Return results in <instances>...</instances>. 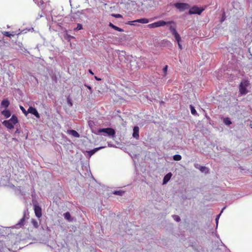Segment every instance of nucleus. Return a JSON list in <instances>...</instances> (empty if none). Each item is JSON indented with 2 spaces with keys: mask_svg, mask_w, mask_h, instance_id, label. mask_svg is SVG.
Segmentation results:
<instances>
[{
  "mask_svg": "<svg viewBox=\"0 0 252 252\" xmlns=\"http://www.w3.org/2000/svg\"><path fill=\"white\" fill-rule=\"evenodd\" d=\"M32 223L34 227L37 228L38 227V222L35 220L32 219Z\"/></svg>",
  "mask_w": 252,
  "mask_h": 252,
  "instance_id": "obj_27",
  "label": "nucleus"
},
{
  "mask_svg": "<svg viewBox=\"0 0 252 252\" xmlns=\"http://www.w3.org/2000/svg\"><path fill=\"white\" fill-rule=\"evenodd\" d=\"M89 73H90L91 74H92V75H93V74H94V73H93V72L92 71V70L89 69Z\"/></svg>",
  "mask_w": 252,
  "mask_h": 252,
  "instance_id": "obj_37",
  "label": "nucleus"
},
{
  "mask_svg": "<svg viewBox=\"0 0 252 252\" xmlns=\"http://www.w3.org/2000/svg\"><path fill=\"white\" fill-rule=\"evenodd\" d=\"M94 78L97 81H100L101 80V79L98 78V77H97V76H95Z\"/></svg>",
  "mask_w": 252,
  "mask_h": 252,
  "instance_id": "obj_36",
  "label": "nucleus"
},
{
  "mask_svg": "<svg viewBox=\"0 0 252 252\" xmlns=\"http://www.w3.org/2000/svg\"><path fill=\"white\" fill-rule=\"evenodd\" d=\"M20 109L25 115H27V111L23 106H20Z\"/></svg>",
  "mask_w": 252,
  "mask_h": 252,
  "instance_id": "obj_32",
  "label": "nucleus"
},
{
  "mask_svg": "<svg viewBox=\"0 0 252 252\" xmlns=\"http://www.w3.org/2000/svg\"><path fill=\"white\" fill-rule=\"evenodd\" d=\"M34 210L35 216L40 218L42 216L41 208L39 206L34 205Z\"/></svg>",
  "mask_w": 252,
  "mask_h": 252,
  "instance_id": "obj_10",
  "label": "nucleus"
},
{
  "mask_svg": "<svg viewBox=\"0 0 252 252\" xmlns=\"http://www.w3.org/2000/svg\"><path fill=\"white\" fill-rule=\"evenodd\" d=\"M250 85L248 80H243L239 85V93L241 95L246 94L248 91L247 87Z\"/></svg>",
  "mask_w": 252,
  "mask_h": 252,
  "instance_id": "obj_3",
  "label": "nucleus"
},
{
  "mask_svg": "<svg viewBox=\"0 0 252 252\" xmlns=\"http://www.w3.org/2000/svg\"><path fill=\"white\" fill-rule=\"evenodd\" d=\"M190 108L191 113L192 115H195L197 114V112H196L194 107L193 106L190 105Z\"/></svg>",
  "mask_w": 252,
  "mask_h": 252,
  "instance_id": "obj_24",
  "label": "nucleus"
},
{
  "mask_svg": "<svg viewBox=\"0 0 252 252\" xmlns=\"http://www.w3.org/2000/svg\"><path fill=\"white\" fill-rule=\"evenodd\" d=\"M139 129L138 126H135L134 127L133 129V132L132 136L133 137L137 139H138L139 137Z\"/></svg>",
  "mask_w": 252,
  "mask_h": 252,
  "instance_id": "obj_11",
  "label": "nucleus"
},
{
  "mask_svg": "<svg viewBox=\"0 0 252 252\" xmlns=\"http://www.w3.org/2000/svg\"><path fill=\"white\" fill-rule=\"evenodd\" d=\"M125 192L122 190H117L113 192V194L115 195H122Z\"/></svg>",
  "mask_w": 252,
  "mask_h": 252,
  "instance_id": "obj_25",
  "label": "nucleus"
},
{
  "mask_svg": "<svg viewBox=\"0 0 252 252\" xmlns=\"http://www.w3.org/2000/svg\"><path fill=\"white\" fill-rule=\"evenodd\" d=\"M224 19H225V18L222 17V20H221V21H223L224 20Z\"/></svg>",
  "mask_w": 252,
  "mask_h": 252,
  "instance_id": "obj_38",
  "label": "nucleus"
},
{
  "mask_svg": "<svg viewBox=\"0 0 252 252\" xmlns=\"http://www.w3.org/2000/svg\"><path fill=\"white\" fill-rule=\"evenodd\" d=\"M85 86L89 90H90L91 93H92V92H93L92 88L91 86L87 85H85Z\"/></svg>",
  "mask_w": 252,
  "mask_h": 252,
  "instance_id": "obj_34",
  "label": "nucleus"
},
{
  "mask_svg": "<svg viewBox=\"0 0 252 252\" xmlns=\"http://www.w3.org/2000/svg\"><path fill=\"white\" fill-rule=\"evenodd\" d=\"M28 112L34 115L37 118H39L40 115L36 109L33 107H30L28 110Z\"/></svg>",
  "mask_w": 252,
  "mask_h": 252,
  "instance_id": "obj_9",
  "label": "nucleus"
},
{
  "mask_svg": "<svg viewBox=\"0 0 252 252\" xmlns=\"http://www.w3.org/2000/svg\"><path fill=\"white\" fill-rule=\"evenodd\" d=\"M167 68H168V66L167 65H165L163 69V71L164 72V73H166V72H167Z\"/></svg>",
  "mask_w": 252,
  "mask_h": 252,
  "instance_id": "obj_35",
  "label": "nucleus"
},
{
  "mask_svg": "<svg viewBox=\"0 0 252 252\" xmlns=\"http://www.w3.org/2000/svg\"><path fill=\"white\" fill-rule=\"evenodd\" d=\"M132 22H137V23H140L142 24H147L149 22V19L147 18H141L139 19L135 20L133 21H129L127 23V24L129 25H133V24L132 23Z\"/></svg>",
  "mask_w": 252,
  "mask_h": 252,
  "instance_id": "obj_8",
  "label": "nucleus"
},
{
  "mask_svg": "<svg viewBox=\"0 0 252 252\" xmlns=\"http://www.w3.org/2000/svg\"><path fill=\"white\" fill-rule=\"evenodd\" d=\"M182 159V157L180 155H175L173 156V159L176 161H179Z\"/></svg>",
  "mask_w": 252,
  "mask_h": 252,
  "instance_id": "obj_23",
  "label": "nucleus"
},
{
  "mask_svg": "<svg viewBox=\"0 0 252 252\" xmlns=\"http://www.w3.org/2000/svg\"><path fill=\"white\" fill-rule=\"evenodd\" d=\"M2 34L3 35L11 37V36H14L15 35H19L20 34V32L16 33L15 32H12L11 33H10L9 32H2Z\"/></svg>",
  "mask_w": 252,
  "mask_h": 252,
  "instance_id": "obj_13",
  "label": "nucleus"
},
{
  "mask_svg": "<svg viewBox=\"0 0 252 252\" xmlns=\"http://www.w3.org/2000/svg\"><path fill=\"white\" fill-rule=\"evenodd\" d=\"M63 216L65 219H66L67 220H70L71 216L69 212H66L64 214Z\"/></svg>",
  "mask_w": 252,
  "mask_h": 252,
  "instance_id": "obj_26",
  "label": "nucleus"
},
{
  "mask_svg": "<svg viewBox=\"0 0 252 252\" xmlns=\"http://www.w3.org/2000/svg\"><path fill=\"white\" fill-rule=\"evenodd\" d=\"M25 221V215L20 220L19 223L17 225H19L20 226H23Z\"/></svg>",
  "mask_w": 252,
  "mask_h": 252,
  "instance_id": "obj_21",
  "label": "nucleus"
},
{
  "mask_svg": "<svg viewBox=\"0 0 252 252\" xmlns=\"http://www.w3.org/2000/svg\"><path fill=\"white\" fill-rule=\"evenodd\" d=\"M67 103L70 106H72L73 105V103L72 102V101L69 98H67Z\"/></svg>",
  "mask_w": 252,
  "mask_h": 252,
  "instance_id": "obj_29",
  "label": "nucleus"
},
{
  "mask_svg": "<svg viewBox=\"0 0 252 252\" xmlns=\"http://www.w3.org/2000/svg\"><path fill=\"white\" fill-rule=\"evenodd\" d=\"M1 105L5 107V108H7L8 107L9 105V101L6 99H3L2 101H1Z\"/></svg>",
  "mask_w": 252,
  "mask_h": 252,
  "instance_id": "obj_18",
  "label": "nucleus"
},
{
  "mask_svg": "<svg viewBox=\"0 0 252 252\" xmlns=\"http://www.w3.org/2000/svg\"><path fill=\"white\" fill-rule=\"evenodd\" d=\"M69 133L75 137H79V134L75 130H70Z\"/></svg>",
  "mask_w": 252,
  "mask_h": 252,
  "instance_id": "obj_19",
  "label": "nucleus"
},
{
  "mask_svg": "<svg viewBox=\"0 0 252 252\" xmlns=\"http://www.w3.org/2000/svg\"><path fill=\"white\" fill-rule=\"evenodd\" d=\"M225 208V207H224L222 209V210L221 211V212L220 214H219L217 216V218H216V223H217V225L218 224V220L219 219V217L220 216V215H221V213L222 212V211H223V210Z\"/></svg>",
  "mask_w": 252,
  "mask_h": 252,
  "instance_id": "obj_28",
  "label": "nucleus"
},
{
  "mask_svg": "<svg viewBox=\"0 0 252 252\" xmlns=\"http://www.w3.org/2000/svg\"><path fill=\"white\" fill-rule=\"evenodd\" d=\"M172 174L171 172L167 173L163 178V184H166L171 179Z\"/></svg>",
  "mask_w": 252,
  "mask_h": 252,
  "instance_id": "obj_12",
  "label": "nucleus"
},
{
  "mask_svg": "<svg viewBox=\"0 0 252 252\" xmlns=\"http://www.w3.org/2000/svg\"><path fill=\"white\" fill-rule=\"evenodd\" d=\"M112 16L115 18H121L122 16L121 14H113Z\"/></svg>",
  "mask_w": 252,
  "mask_h": 252,
  "instance_id": "obj_33",
  "label": "nucleus"
},
{
  "mask_svg": "<svg viewBox=\"0 0 252 252\" xmlns=\"http://www.w3.org/2000/svg\"><path fill=\"white\" fill-rule=\"evenodd\" d=\"M199 169L200 170L201 172L205 173L206 174L208 173L209 171V169L205 166H200L199 167Z\"/></svg>",
  "mask_w": 252,
  "mask_h": 252,
  "instance_id": "obj_17",
  "label": "nucleus"
},
{
  "mask_svg": "<svg viewBox=\"0 0 252 252\" xmlns=\"http://www.w3.org/2000/svg\"><path fill=\"white\" fill-rule=\"evenodd\" d=\"M103 147H98V148H94V149L93 150H91V151H89L88 152V155L90 156V157H91L93 155H94L96 152H97V151H98L99 150L103 148Z\"/></svg>",
  "mask_w": 252,
  "mask_h": 252,
  "instance_id": "obj_14",
  "label": "nucleus"
},
{
  "mask_svg": "<svg viewBox=\"0 0 252 252\" xmlns=\"http://www.w3.org/2000/svg\"><path fill=\"white\" fill-rule=\"evenodd\" d=\"M173 217L174 220H176L177 221H179L180 220V218L178 216L174 215Z\"/></svg>",
  "mask_w": 252,
  "mask_h": 252,
  "instance_id": "obj_31",
  "label": "nucleus"
},
{
  "mask_svg": "<svg viewBox=\"0 0 252 252\" xmlns=\"http://www.w3.org/2000/svg\"><path fill=\"white\" fill-rule=\"evenodd\" d=\"M171 24H174V22L173 21L165 22L163 20H160L156 22L149 24L148 27L149 28H155L159 27H162L165 25H171Z\"/></svg>",
  "mask_w": 252,
  "mask_h": 252,
  "instance_id": "obj_2",
  "label": "nucleus"
},
{
  "mask_svg": "<svg viewBox=\"0 0 252 252\" xmlns=\"http://www.w3.org/2000/svg\"><path fill=\"white\" fill-rule=\"evenodd\" d=\"M203 10V9H200L196 6H194L189 9V13L190 15L195 14L200 15L202 12Z\"/></svg>",
  "mask_w": 252,
  "mask_h": 252,
  "instance_id": "obj_6",
  "label": "nucleus"
},
{
  "mask_svg": "<svg viewBox=\"0 0 252 252\" xmlns=\"http://www.w3.org/2000/svg\"><path fill=\"white\" fill-rule=\"evenodd\" d=\"M174 25H170L169 27V29L171 31L172 34L174 35V37H177L179 38V36H180L179 34L177 32L176 30V24L174 22V24H173Z\"/></svg>",
  "mask_w": 252,
  "mask_h": 252,
  "instance_id": "obj_7",
  "label": "nucleus"
},
{
  "mask_svg": "<svg viewBox=\"0 0 252 252\" xmlns=\"http://www.w3.org/2000/svg\"><path fill=\"white\" fill-rule=\"evenodd\" d=\"M18 123V119L15 115H12L9 120H4L2 124L8 129H11L14 128V126Z\"/></svg>",
  "mask_w": 252,
  "mask_h": 252,
  "instance_id": "obj_1",
  "label": "nucleus"
},
{
  "mask_svg": "<svg viewBox=\"0 0 252 252\" xmlns=\"http://www.w3.org/2000/svg\"><path fill=\"white\" fill-rule=\"evenodd\" d=\"M83 29L82 25L80 24H78L76 29L77 30H80Z\"/></svg>",
  "mask_w": 252,
  "mask_h": 252,
  "instance_id": "obj_30",
  "label": "nucleus"
},
{
  "mask_svg": "<svg viewBox=\"0 0 252 252\" xmlns=\"http://www.w3.org/2000/svg\"><path fill=\"white\" fill-rule=\"evenodd\" d=\"M223 123L226 125H227V126L230 125L232 123L231 121L230 120V119L228 118H224V119H223Z\"/></svg>",
  "mask_w": 252,
  "mask_h": 252,
  "instance_id": "obj_22",
  "label": "nucleus"
},
{
  "mask_svg": "<svg viewBox=\"0 0 252 252\" xmlns=\"http://www.w3.org/2000/svg\"><path fill=\"white\" fill-rule=\"evenodd\" d=\"M174 6L180 12L185 11L189 8L190 6L189 4L184 2H177L174 3Z\"/></svg>",
  "mask_w": 252,
  "mask_h": 252,
  "instance_id": "obj_4",
  "label": "nucleus"
},
{
  "mask_svg": "<svg viewBox=\"0 0 252 252\" xmlns=\"http://www.w3.org/2000/svg\"><path fill=\"white\" fill-rule=\"evenodd\" d=\"M109 26L111 28H112V29H113L114 30H116V31H119V32H123L124 31V30L119 28V27H118L116 26H115L114 25H113L112 23H109Z\"/></svg>",
  "mask_w": 252,
  "mask_h": 252,
  "instance_id": "obj_15",
  "label": "nucleus"
},
{
  "mask_svg": "<svg viewBox=\"0 0 252 252\" xmlns=\"http://www.w3.org/2000/svg\"><path fill=\"white\" fill-rule=\"evenodd\" d=\"M250 126H251V127L252 128V124H250Z\"/></svg>",
  "mask_w": 252,
  "mask_h": 252,
  "instance_id": "obj_39",
  "label": "nucleus"
},
{
  "mask_svg": "<svg viewBox=\"0 0 252 252\" xmlns=\"http://www.w3.org/2000/svg\"><path fill=\"white\" fill-rule=\"evenodd\" d=\"M175 38L176 40L177 41V42L178 43V45L179 48H180V50H182V46L181 44H180V42L181 41V38L180 35L179 36V38H178L177 37H175Z\"/></svg>",
  "mask_w": 252,
  "mask_h": 252,
  "instance_id": "obj_20",
  "label": "nucleus"
},
{
  "mask_svg": "<svg viewBox=\"0 0 252 252\" xmlns=\"http://www.w3.org/2000/svg\"><path fill=\"white\" fill-rule=\"evenodd\" d=\"M1 114L5 117L8 118L11 116V113L8 110H4L1 112Z\"/></svg>",
  "mask_w": 252,
  "mask_h": 252,
  "instance_id": "obj_16",
  "label": "nucleus"
},
{
  "mask_svg": "<svg viewBox=\"0 0 252 252\" xmlns=\"http://www.w3.org/2000/svg\"><path fill=\"white\" fill-rule=\"evenodd\" d=\"M98 132L106 133L108 136H113L115 134V131L112 128H106L99 129L98 130Z\"/></svg>",
  "mask_w": 252,
  "mask_h": 252,
  "instance_id": "obj_5",
  "label": "nucleus"
}]
</instances>
